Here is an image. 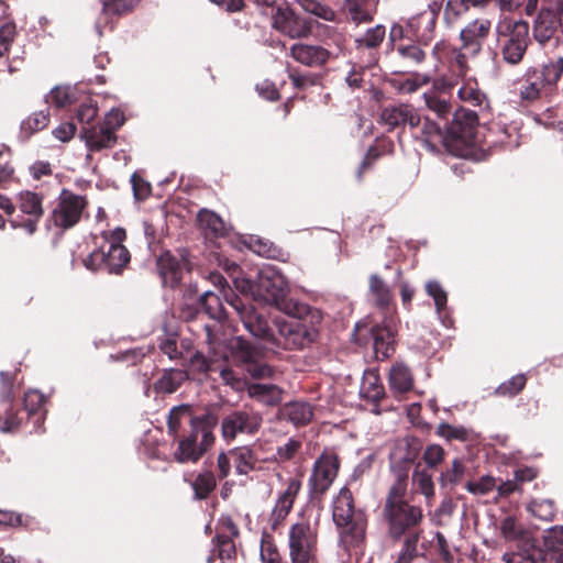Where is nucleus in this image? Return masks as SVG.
Returning a JSON list of instances; mask_svg holds the SVG:
<instances>
[{
  "instance_id": "nucleus-1",
  "label": "nucleus",
  "mask_w": 563,
  "mask_h": 563,
  "mask_svg": "<svg viewBox=\"0 0 563 563\" xmlns=\"http://www.w3.org/2000/svg\"><path fill=\"white\" fill-rule=\"evenodd\" d=\"M229 300L238 311L245 329L255 338L264 340L271 350L302 349L317 336V330L313 327L297 319H276L273 331L267 320L254 308L246 309L235 297Z\"/></svg>"
},
{
  "instance_id": "nucleus-2",
  "label": "nucleus",
  "mask_w": 563,
  "mask_h": 563,
  "mask_svg": "<svg viewBox=\"0 0 563 563\" xmlns=\"http://www.w3.org/2000/svg\"><path fill=\"white\" fill-rule=\"evenodd\" d=\"M234 287L244 295H251L255 302L275 306L277 309L291 312V306L287 301L289 287L286 278L273 266L262 268L257 275L256 284L250 279L234 276Z\"/></svg>"
},
{
  "instance_id": "nucleus-3",
  "label": "nucleus",
  "mask_w": 563,
  "mask_h": 563,
  "mask_svg": "<svg viewBox=\"0 0 563 563\" xmlns=\"http://www.w3.org/2000/svg\"><path fill=\"white\" fill-rule=\"evenodd\" d=\"M406 492L407 475L398 473L384 507V518L388 522L389 533L396 539L400 538L408 529L419 525L422 519L421 509L405 501Z\"/></svg>"
},
{
  "instance_id": "nucleus-4",
  "label": "nucleus",
  "mask_w": 563,
  "mask_h": 563,
  "mask_svg": "<svg viewBox=\"0 0 563 563\" xmlns=\"http://www.w3.org/2000/svg\"><path fill=\"white\" fill-rule=\"evenodd\" d=\"M124 239L122 228L103 233V243L84 260L85 267L90 271L106 268L111 274H119L130 262V253L122 245Z\"/></svg>"
},
{
  "instance_id": "nucleus-5",
  "label": "nucleus",
  "mask_w": 563,
  "mask_h": 563,
  "mask_svg": "<svg viewBox=\"0 0 563 563\" xmlns=\"http://www.w3.org/2000/svg\"><path fill=\"white\" fill-rule=\"evenodd\" d=\"M496 37L503 59L519 64L529 45V24L523 20L509 16L501 18L496 25Z\"/></svg>"
},
{
  "instance_id": "nucleus-6",
  "label": "nucleus",
  "mask_w": 563,
  "mask_h": 563,
  "mask_svg": "<svg viewBox=\"0 0 563 563\" xmlns=\"http://www.w3.org/2000/svg\"><path fill=\"white\" fill-rule=\"evenodd\" d=\"M332 517L334 523L341 529L346 544L353 545L363 539L366 519L362 511L354 510L353 497L349 488H341L334 498Z\"/></svg>"
},
{
  "instance_id": "nucleus-7",
  "label": "nucleus",
  "mask_w": 563,
  "mask_h": 563,
  "mask_svg": "<svg viewBox=\"0 0 563 563\" xmlns=\"http://www.w3.org/2000/svg\"><path fill=\"white\" fill-rule=\"evenodd\" d=\"M492 30L489 19L481 16L470 21L460 32L461 46L453 51L454 66L459 75L464 76L470 70V60L483 49V44Z\"/></svg>"
},
{
  "instance_id": "nucleus-8",
  "label": "nucleus",
  "mask_w": 563,
  "mask_h": 563,
  "mask_svg": "<svg viewBox=\"0 0 563 563\" xmlns=\"http://www.w3.org/2000/svg\"><path fill=\"white\" fill-rule=\"evenodd\" d=\"M318 544V518L301 517L288 533L291 563H314Z\"/></svg>"
},
{
  "instance_id": "nucleus-9",
  "label": "nucleus",
  "mask_w": 563,
  "mask_h": 563,
  "mask_svg": "<svg viewBox=\"0 0 563 563\" xmlns=\"http://www.w3.org/2000/svg\"><path fill=\"white\" fill-rule=\"evenodd\" d=\"M539 0H528L526 13L532 14ZM560 27H563V0H542V7L533 25V36L544 45L550 42Z\"/></svg>"
},
{
  "instance_id": "nucleus-10",
  "label": "nucleus",
  "mask_w": 563,
  "mask_h": 563,
  "mask_svg": "<svg viewBox=\"0 0 563 563\" xmlns=\"http://www.w3.org/2000/svg\"><path fill=\"white\" fill-rule=\"evenodd\" d=\"M214 423V419H192L191 434L179 442L174 453L175 460L179 463L198 461L213 443L212 427Z\"/></svg>"
},
{
  "instance_id": "nucleus-11",
  "label": "nucleus",
  "mask_w": 563,
  "mask_h": 563,
  "mask_svg": "<svg viewBox=\"0 0 563 563\" xmlns=\"http://www.w3.org/2000/svg\"><path fill=\"white\" fill-rule=\"evenodd\" d=\"M562 74L563 57L544 65L541 70H533L529 73L520 88L521 100L532 102L543 96L550 95L556 87Z\"/></svg>"
},
{
  "instance_id": "nucleus-12",
  "label": "nucleus",
  "mask_w": 563,
  "mask_h": 563,
  "mask_svg": "<svg viewBox=\"0 0 563 563\" xmlns=\"http://www.w3.org/2000/svg\"><path fill=\"white\" fill-rule=\"evenodd\" d=\"M209 280L211 284L218 289V294L213 290H206L200 296V305L205 309L206 313L217 321H222L228 317V312L223 306L221 297L224 298L227 303L235 311V308L231 305L229 299H233L234 297L241 301V303L246 308L251 309L254 308L253 306H249L244 303V301L236 296L228 286V283L225 278L220 275L219 273H210L209 274ZM239 316V313H236Z\"/></svg>"
},
{
  "instance_id": "nucleus-13",
  "label": "nucleus",
  "mask_w": 563,
  "mask_h": 563,
  "mask_svg": "<svg viewBox=\"0 0 563 563\" xmlns=\"http://www.w3.org/2000/svg\"><path fill=\"white\" fill-rule=\"evenodd\" d=\"M451 76H443L434 80L433 88L441 91V93H446L462 80V85L457 90L459 99L474 107H486V96L478 89L477 81L473 78H466L467 73L464 76H460L457 67L454 66V62H451Z\"/></svg>"
},
{
  "instance_id": "nucleus-14",
  "label": "nucleus",
  "mask_w": 563,
  "mask_h": 563,
  "mask_svg": "<svg viewBox=\"0 0 563 563\" xmlns=\"http://www.w3.org/2000/svg\"><path fill=\"white\" fill-rule=\"evenodd\" d=\"M229 352L232 360L242 365L251 376L264 378L272 375V368L260 361L258 350L243 339L239 336L231 339Z\"/></svg>"
},
{
  "instance_id": "nucleus-15",
  "label": "nucleus",
  "mask_w": 563,
  "mask_h": 563,
  "mask_svg": "<svg viewBox=\"0 0 563 563\" xmlns=\"http://www.w3.org/2000/svg\"><path fill=\"white\" fill-rule=\"evenodd\" d=\"M339 471V459L333 453H323L313 464L309 488L313 494H323L332 485Z\"/></svg>"
},
{
  "instance_id": "nucleus-16",
  "label": "nucleus",
  "mask_w": 563,
  "mask_h": 563,
  "mask_svg": "<svg viewBox=\"0 0 563 563\" xmlns=\"http://www.w3.org/2000/svg\"><path fill=\"white\" fill-rule=\"evenodd\" d=\"M262 424V417L254 411L236 410L222 420V435L227 440H233L240 433L254 434Z\"/></svg>"
},
{
  "instance_id": "nucleus-17",
  "label": "nucleus",
  "mask_w": 563,
  "mask_h": 563,
  "mask_svg": "<svg viewBox=\"0 0 563 563\" xmlns=\"http://www.w3.org/2000/svg\"><path fill=\"white\" fill-rule=\"evenodd\" d=\"M420 1L428 9L409 19L407 25L419 41L428 44L433 38L437 18L442 8L443 0Z\"/></svg>"
},
{
  "instance_id": "nucleus-18",
  "label": "nucleus",
  "mask_w": 563,
  "mask_h": 563,
  "mask_svg": "<svg viewBox=\"0 0 563 563\" xmlns=\"http://www.w3.org/2000/svg\"><path fill=\"white\" fill-rule=\"evenodd\" d=\"M86 206L85 198L63 189L59 195V202L54 209L53 219L56 225L68 229L75 225Z\"/></svg>"
},
{
  "instance_id": "nucleus-19",
  "label": "nucleus",
  "mask_w": 563,
  "mask_h": 563,
  "mask_svg": "<svg viewBox=\"0 0 563 563\" xmlns=\"http://www.w3.org/2000/svg\"><path fill=\"white\" fill-rule=\"evenodd\" d=\"M273 26L290 38H303L310 35V23L297 16L288 7H272Z\"/></svg>"
},
{
  "instance_id": "nucleus-20",
  "label": "nucleus",
  "mask_w": 563,
  "mask_h": 563,
  "mask_svg": "<svg viewBox=\"0 0 563 563\" xmlns=\"http://www.w3.org/2000/svg\"><path fill=\"white\" fill-rule=\"evenodd\" d=\"M397 331V321L394 316H386L380 324L372 328L376 358H386L394 352Z\"/></svg>"
},
{
  "instance_id": "nucleus-21",
  "label": "nucleus",
  "mask_w": 563,
  "mask_h": 563,
  "mask_svg": "<svg viewBox=\"0 0 563 563\" xmlns=\"http://www.w3.org/2000/svg\"><path fill=\"white\" fill-rule=\"evenodd\" d=\"M19 208L24 214L30 216V219L23 222L13 221L12 227L21 228L31 235L36 231L37 223L44 213L42 198L35 192L22 191L19 194Z\"/></svg>"
},
{
  "instance_id": "nucleus-22",
  "label": "nucleus",
  "mask_w": 563,
  "mask_h": 563,
  "mask_svg": "<svg viewBox=\"0 0 563 563\" xmlns=\"http://www.w3.org/2000/svg\"><path fill=\"white\" fill-rule=\"evenodd\" d=\"M300 489V479L292 477L287 482L285 489L278 494L271 516L274 529L282 525L289 515Z\"/></svg>"
},
{
  "instance_id": "nucleus-23",
  "label": "nucleus",
  "mask_w": 563,
  "mask_h": 563,
  "mask_svg": "<svg viewBox=\"0 0 563 563\" xmlns=\"http://www.w3.org/2000/svg\"><path fill=\"white\" fill-rule=\"evenodd\" d=\"M334 55V52L320 45L297 43L290 47V56L308 67H321Z\"/></svg>"
},
{
  "instance_id": "nucleus-24",
  "label": "nucleus",
  "mask_w": 563,
  "mask_h": 563,
  "mask_svg": "<svg viewBox=\"0 0 563 563\" xmlns=\"http://www.w3.org/2000/svg\"><path fill=\"white\" fill-rule=\"evenodd\" d=\"M380 121L390 130L409 125L416 128L420 124V115L409 104L386 107L380 113Z\"/></svg>"
},
{
  "instance_id": "nucleus-25",
  "label": "nucleus",
  "mask_w": 563,
  "mask_h": 563,
  "mask_svg": "<svg viewBox=\"0 0 563 563\" xmlns=\"http://www.w3.org/2000/svg\"><path fill=\"white\" fill-rule=\"evenodd\" d=\"M505 563H563V550L544 547L543 549L525 550L523 553H505Z\"/></svg>"
},
{
  "instance_id": "nucleus-26",
  "label": "nucleus",
  "mask_w": 563,
  "mask_h": 563,
  "mask_svg": "<svg viewBox=\"0 0 563 563\" xmlns=\"http://www.w3.org/2000/svg\"><path fill=\"white\" fill-rule=\"evenodd\" d=\"M187 266L184 257H177L169 252L162 254L157 261V267L164 284L175 287L183 277Z\"/></svg>"
},
{
  "instance_id": "nucleus-27",
  "label": "nucleus",
  "mask_w": 563,
  "mask_h": 563,
  "mask_svg": "<svg viewBox=\"0 0 563 563\" xmlns=\"http://www.w3.org/2000/svg\"><path fill=\"white\" fill-rule=\"evenodd\" d=\"M477 124V114L474 111L462 110L455 113V121L451 126V133L463 144L472 146L475 143L474 129Z\"/></svg>"
},
{
  "instance_id": "nucleus-28",
  "label": "nucleus",
  "mask_w": 563,
  "mask_h": 563,
  "mask_svg": "<svg viewBox=\"0 0 563 563\" xmlns=\"http://www.w3.org/2000/svg\"><path fill=\"white\" fill-rule=\"evenodd\" d=\"M80 136L91 152L112 147L115 143V135L112 129L103 124L99 126H82Z\"/></svg>"
},
{
  "instance_id": "nucleus-29",
  "label": "nucleus",
  "mask_w": 563,
  "mask_h": 563,
  "mask_svg": "<svg viewBox=\"0 0 563 563\" xmlns=\"http://www.w3.org/2000/svg\"><path fill=\"white\" fill-rule=\"evenodd\" d=\"M500 532L506 540L516 541L519 548H523L521 553H523L525 550H531L534 547L530 533L512 517H506L501 521Z\"/></svg>"
},
{
  "instance_id": "nucleus-30",
  "label": "nucleus",
  "mask_w": 563,
  "mask_h": 563,
  "mask_svg": "<svg viewBox=\"0 0 563 563\" xmlns=\"http://www.w3.org/2000/svg\"><path fill=\"white\" fill-rule=\"evenodd\" d=\"M249 396L266 406H275L283 399V390L272 384H251L247 387Z\"/></svg>"
},
{
  "instance_id": "nucleus-31",
  "label": "nucleus",
  "mask_w": 563,
  "mask_h": 563,
  "mask_svg": "<svg viewBox=\"0 0 563 563\" xmlns=\"http://www.w3.org/2000/svg\"><path fill=\"white\" fill-rule=\"evenodd\" d=\"M389 386L395 394H405L413 387L410 369L401 363L395 364L389 371Z\"/></svg>"
},
{
  "instance_id": "nucleus-32",
  "label": "nucleus",
  "mask_w": 563,
  "mask_h": 563,
  "mask_svg": "<svg viewBox=\"0 0 563 563\" xmlns=\"http://www.w3.org/2000/svg\"><path fill=\"white\" fill-rule=\"evenodd\" d=\"M282 415L297 427L305 426L311 421L313 409L307 402L292 401L283 407Z\"/></svg>"
},
{
  "instance_id": "nucleus-33",
  "label": "nucleus",
  "mask_w": 563,
  "mask_h": 563,
  "mask_svg": "<svg viewBox=\"0 0 563 563\" xmlns=\"http://www.w3.org/2000/svg\"><path fill=\"white\" fill-rule=\"evenodd\" d=\"M412 487L415 492L424 496L427 505L430 506L435 496L432 475L424 468L416 467L412 473Z\"/></svg>"
},
{
  "instance_id": "nucleus-34",
  "label": "nucleus",
  "mask_w": 563,
  "mask_h": 563,
  "mask_svg": "<svg viewBox=\"0 0 563 563\" xmlns=\"http://www.w3.org/2000/svg\"><path fill=\"white\" fill-rule=\"evenodd\" d=\"M369 294L377 307L388 308L393 301L391 290L388 285L376 274L369 277Z\"/></svg>"
},
{
  "instance_id": "nucleus-35",
  "label": "nucleus",
  "mask_w": 563,
  "mask_h": 563,
  "mask_svg": "<svg viewBox=\"0 0 563 563\" xmlns=\"http://www.w3.org/2000/svg\"><path fill=\"white\" fill-rule=\"evenodd\" d=\"M360 393L363 398L372 401H377L383 398L384 387L379 376L375 372L368 371L364 373Z\"/></svg>"
},
{
  "instance_id": "nucleus-36",
  "label": "nucleus",
  "mask_w": 563,
  "mask_h": 563,
  "mask_svg": "<svg viewBox=\"0 0 563 563\" xmlns=\"http://www.w3.org/2000/svg\"><path fill=\"white\" fill-rule=\"evenodd\" d=\"M198 222L206 234L222 236L227 231L224 221L210 210H201L198 213Z\"/></svg>"
},
{
  "instance_id": "nucleus-37",
  "label": "nucleus",
  "mask_w": 563,
  "mask_h": 563,
  "mask_svg": "<svg viewBox=\"0 0 563 563\" xmlns=\"http://www.w3.org/2000/svg\"><path fill=\"white\" fill-rule=\"evenodd\" d=\"M230 456L234 462L236 472L242 475L249 474L254 468L257 461L253 451L247 446L231 450Z\"/></svg>"
},
{
  "instance_id": "nucleus-38",
  "label": "nucleus",
  "mask_w": 563,
  "mask_h": 563,
  "mask_svg": "<svg viewBox=\"0 0 563 563\" xmlns=\"http://www.w3.org/2000/svg\"><path fill=\"white\" fill-rule=\"evenodd\" d=\"M344 8L350 19L356 24L369 22L373 19L368 0H344Z\"/></svg>"
},
{
  "instance_id": "nucleus-39",
  "label": "nucleus",
  "mask_w": 563,
  "mask_h": 563,
  "mask_svg": "<svg viewBox=\"0 0 563 563\" xmlns=\"http://www.w3.org/2000/svg\"><path fill=\"white\" fill-rule=\"evenodd\" d=\"M437 92L440 91L434 89V91L426 92L423 95L426 106L439 118L444 119L451 113L452 107L448 99L443 98Z\"/></svg>"
},
{
  "instance_id": "nucleus-40",
  "label": "nucleus",
  "mask_w": 563,
  "mask_h": 563,
  "mask_svg": "<svg viewBox=\"0 0 563 563\" xmlns=\"http://www.w3.org/2000/svg\"><path fill=\"white\" fill-rule=\"evenodd\" d=\"M465 466L460 459H454L451 467L443 471L439 476V483L442 488L453 487L462 479Z\"/></svg>"
},
{
  "instance_id": "nucleus-41",
  "label": "nucleus",
  "mask_w": 563,
  "mask_h": 563,
  "mask_svg": "<svg viewBox=\"0 0 563 563\" xmlns=\"http://www.w3.org/2000/svg\"><path fill=\"white\" fill-rule=\"evenodd\" d=\"M528 511L543 521H550L554 518L555 507L550 499H534L528 507Z\"/></svg>"
},
{
  "instance_id": "nucleus-42",
  "label": "nucleus",
  "mask_w": 563,
  "mask_h": 563,
  "mask_svg": "<svg viewBox=\"0 0 563 563\" xmlns=\"http://www.w3.org/2000/svg\"><path fill=\"white\" fill-rule=\"evenodd\" d=\"M216 485V478L211 472L199 474L191 483L196 497L199 499L206 498L214 489Z\"/></svg>"
},
{
  "instance_id": "nucleus-43",
  "label": "nucleus",
  "mask_w": 563,
  "mask_h": 563,
  "mask_svg": "<svg viewBox=\"0 0 563 563\" xmlns=\"http://www.w3.org/2000/svg\"><path fill=\"white\" fill-rule=\"evenodd\" d=\"M184 379V373L177 369H170L164 373V375L157 380L156 389L162 393L172 394L174 393L181 380Z\"/></svg>"
},
{
  "instance_id": "nucleus-44",
  "label": "nucleus",
  "mask_w": 563,
  "mask_h": 563,
  "mask_svg": "<svg viewBox=\"0 0 563 563\" xmlns=\"http://www.w3.org/2000/svg\"><path fill=\"white\" fill-rule=\"evenodd\" d=\"M468 12L466 0H449L444 11V18L449 24L460 22Z\"/></svg>"
},
{
  "instance_id": "nucleus-45",
  "label": "nucleus",
  "mask_w": 563,
  "mask_h": 563,
  "mask_svg": "<svg viewBox=\"0 0 563 563\" xmlns=\"http://www.w3.org/2000/svg\"><path fill=\"white\" fill-rule=\"evenodd\" d=\"M75 99V90L70 87H55L46 97V102L57 108L65 107Z\"/></svg>"
},
{
  "instance_id": "nucleus-46",
  "label": "nucleus",
  "mask_w": 563,
  "mask_h": 563,
  "mask_svg": "<svg viewBox=\"0 0 563 563\" xmlns=\"http://www.w3.org/2000/svg\"><path fill=\"white\" fill-rule=\"evenodd\" d=\"M385 34V26L376 25L375 27L369 29L363 36L356 38V43L360 47H377L383 42Z\"/></svg>"
},
{
  "instance_id": "nucleus-47",
  "label": "nucleus",
  "mask_w": 563,
  "mask_h": 563,
  "mask_svg": "<svg viewBox=\"0 0 563 563\" xmlns=\"http://www.w3.org/2000/svg\"><path fill=\"white\" fill-rule=\"evenodd\" d=\"M302 9L325 21H333L335 19V12L330 7L316 0H305L302 2Z\"/></svg>"
},
{
  "instance_id": "nucleus-48",
  "label": "nucleus",
  "mask_w": 563,
  "mask_h": 563,
  "mask_svg": "<svg viewBox=\"0 0 563 563\" xmlns=\"http://www.w3.org/2000/svg\"><path fill=\"white\" fill-rule=\"evenodd\" d=\"M49 122L48 114L44 111L34 112L22 122V130L33 133L44 129Z\"/></svg>"
},
{
  "instance_id": "nucleus-49",
  "label": "nucleus",
  "mask_w": 563,
  "mask_h": 563,
  "mask_svg": "<svg viewBox=\"0 0 563 563\" xmlns=\"http://www.w3.org/2000/svg\"><path fill=\"white\" fill-rule=\"evenodd\" d=\"M217 552L222 562L231 561L235 555V544L228 536L219 534L216 538Z\"/></svg>"
},
{
  "instance_id": "nucleus-50",
  "label": "nucleus",
  "mask_w": 563,
  "mask_h": 563,
  "mask_svg": "<svg viewBox=\"0 0 563 563\" xmlns=\"http://www.w3.org/2000/svg\"><path fill=\"white\" fill-rule=\"evenodd\" d=\"M422 457L428 467L435 468L444 461L445 451L441 445L431 444L426 448Z\"/></svg>"
},
{
  "instance_id": "nucleus-51",
  "label": "nucleus",
  "mask_w": 563,
  "mask_h": 563,
  "mask_svg": "<svg viewBox=\"0 0 563 563\" xmlns=\"http://www.w3.org/2000/svg\"><path fill=\"white\" fill-rule=\"evenodd\" d=\"M97 104L87 98L77 109L76 119L79 123L88 125L97 117Z\"/></svg>"
},
{
  "instance_id": "nucleus-52",
  "label": "nucleus",
  "mask_w": 563,
  "mask_h": 563,
  "mask_svg": "<svg viewBox=\"0 0 563 563\" xmlns=\"http://www.w3.org/2000/svg\"><path fill=\"white\" fill-rule=\"evenodd\" d=\"M140 0H109L103 3V13L123 14L131 11Z\"/></svg>"
},
{
  "instance_id": "nucleus-53",
  "label": "nucleus",
  "mask_w": 563,
  "mask_h": 563,
  "mask_svg": "<svg viewBox=\"0 0 563 563\" xmlns=\"http://www.w3.org/2000/svg\"><path fill=\"white\" fill-rule=\"evenodd\" d=\"M496 487V481L492 476H483L476 482H468L466 489L474 495H486Z\"/></svg>"
},
{
  "instance_id": "nucleus-54",
  "label": "nucleus",
  "mask_w": 563,
  "mask_h": 563,
  "mask_svg": "<svg viewBox=\"0 0 563 563\" xmlns=\"http://www.w3.org/2000/svg\"><path fill=\"white\" fill-rule=\"evenodd\" d=\"M437 433L448 440L465 441L467 439V430L463 427H456L449 423H440Z\"/></svg>"
},
{
  "instance_id": "nucleus-55",
  "label": "nucleus",
  "mask_w": 563,
  "mask_h": 563,
  "mask_svg": "<svg viewBox=\"0 0 563 563\" xmlns=\"http://www.w3.org/2000/svg\"><path fill=\"white\" fill-rule=\"evenodd\" d=\"M188 417L189 413L186 406L174 407L169 412L167 421L169 433L175 435L180 428L183 419Z\"/></svg>"
},
{
  "instance_id": "nucleus-56",
  "label": "nucleus",
  "mask_w": 563,
  "mask_h": 563,
  "mask_svg": "<svg viewBox=\"0 0 563 563\" xmlns=\"http://www.w3.org/2000/svg\"><path fill=\"white\" fill-rule=\"evenodd\" d=\"M526 376L520 374L511 377L507 383L500 385L497 389V393L501 395H516L518 394L526 385Z\"/></svg>"
},
{
  "instance_id": "nucleus-57",
  "label": "nucleus",
  "mask_w": 563,
  "mask_h": 563,
  "mask_svg": "<svg viewBox=\"0 0 563 563\" xmlns=\"http://www.w3.org/2000/svg\"><path fill=\"white\" fill-rule=\"evenodd\" d=\"M44 404V396L37 390H30L24 396V408L31 415L40 412Z\"/></svg>"
},
{
  "instance_id": "nucleus-58",
  "label": "nucleus",
  "mask_w": 563,
  "mask_h": 563,
  "mask_svg": "<svg viewBox=\"0 0 563 563\" xmlns=\"http://www.w3.org/2000/svg\"><path fill=\"white\" fill-rule=\"evenodd\" d=\"M543 545L553 548V549H562L563 547V526L552 527L545 531L543 537Z\"/></svg>"
},
{
  "instance_id": "nucleus-59",
  "label": "nucleus",
  "mask_w": 563,
  "mask_h": 563,
  "mask_svg": "<svg viewBox=\"0 0 563 563\" xmlns=\"http://www.w3.org/2000/svg\"><path fill=\"white\" fill-rule=\"evenodd\" d=\"M426 290L434 299L437 310L440 312L446 305V292L437 282H429L426 285Z\"/></svg>"
},
{
  "instance_id": "nucleus-60",
  "label": "nucleus",
  "mask_w": 563,
  "mask_h": 563,
  "mask_svg": "<svg viewBox=\"0 0 563 563\" xmlns=\"http://www.w3.org/2000/svg\"><path fill=\"white\" fill-rule=\"evenodd\" d=\"M301 448V442L296 439H288L283 445L277 448L276 454L280 461H287L294 457V455Z\"/></svg>"
},
{
  "instance_id": "nucleus-61",
  "label": "nucleus",
  "mask_w": 563,
  "mask_h": 563,
  "mask_svg": "<svg viewBox=\"0 0 563 563\" xmlns=\"http://www.w3.org/2000/svg\"><path fill=\"white\" fill-rule=\"evenodd\" d=\"M418 538H409L405 541L404 549L398 555L397 563H410L417 555Z\"/></svg>"
},
{
  "instance_id": "nucleus-62",
  "label": "nucleus",
  "mask_w": 563,
  "mask_h": 563,
  "mask_svg": "<svg viewBox=\"0 0 563 563\" xmlns=\"http://www.w3.org/2000/svg\"><path fill=\"white\" fill-rule=\"evenodd\" d=\"M430 80L429 76L427 75H415L411 78L405 79L399 89L402 92L411 93L416 91L419 87L428 84Z\"/></svg>"
},
{
  "instance_id": "nucleus-63",
  "label": "nucleus",
  "mask_w": 563,
  "mask_h": 563,
  "mask_svg": "<svg viewBox=\"0 0 563 563\" xmlns=\"http://www.w3.org/2000/svg\"><path fill=\"white\" fill-rule=\"evenodd\" d=\"M398 53L406 59L419 64L424 59V53L416 45L399 46Z\"/></svg>"
},
{
  "instance_id": "nucleus-64",
  "label": "nucleus",
  "mask_w": 563,
  "mask_h": 563,
  "mask_svg": "<svg viewBox=\"0 0 563 563\" xmlns=\"http://www.w3.org/2000/svg\"><path fill=\"white\" fill-rule=\"evenodd\" d=\"M261 559L263 563H280V555L275 545L272 543H262Z\"/></svg>"
}]
</instances>
